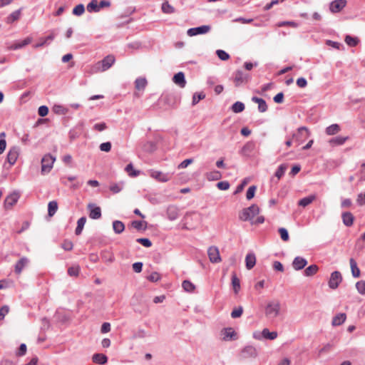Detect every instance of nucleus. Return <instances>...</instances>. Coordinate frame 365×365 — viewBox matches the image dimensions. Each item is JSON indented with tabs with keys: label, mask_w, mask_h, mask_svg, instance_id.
I'll return each mask as SVG.
<instances>
[{
	"label": "nucleus",
	"mask_w": 365,
	"mask_h": 365,
	"mask_svg": "<svg viewBox=\"0 0 365 365\" xmlns=\"http://www.w3.org/2000/svg\"><path fill=\"white\" fill-rule=\"evenodd\" d=\"M260 212L259 207L253 204L249 207L244 208L239 213V219L243 222L252 221L256 215H258Z\"/></svg>",
	"instance_id": "nucleus-1"
},
{
	"label": "nucleus",
	"mask_w": 365,
	"mask_h": 365,
	"mask_svg": "<svg viewBox=\"0 0 365 365\" xmlns=\"http://www.w3.org/2000/svg\"><path fill=\"white\" fill-rule=\"evenodd\" d=\"M281 304L278 300L269 302L264 309L265 316L269 319H274L280 314Z\"/></svg>",
	"instance_id": "nucleus-2"
},
{
	"label": "nucleus",
	"mask_w": 365,
	"mask_h": 365,
	"mask_svg": "<svg viewBox=\"0 0 365 365\" xmlns=\"http://www.w3.org/2000/svg\"><path fill=\"white\" fill-rule=\"evenodd\" d=\"M115 58L113 55H108L102 61L96 63L93 70L94 72H103L109 69L115 63Z\"/></svg>",
	"instance_id": "nucleus-3"
},
{
	"label": "nucleus",
	"mask_w": 365,
	"mask_h": 365,
	"mask_svg": "<svg viewBox=\"0 0 365 365\" xmlns=\"http://www.w3.org/2000/svg\"><path fill=\"white\" fill-rule=\"evenodd\" d=\"M277 331H269L267 328H264L262 331H256L252 334V336L255 339L262 340L263 339L274 340L277 337Z\"/></svg>",
	"instance_id": "nucleus-4"
},
{
	"label": "nucleus",
	"mask_w": 365,
	"mask_h": 365,
	"mask_svg": "<svg viewBox=\"0 0 365 365\" xmlns=\"http://www.w3.org/2000/svg\"><path fill=\"white\" fill-rule=\"evenodd\" d=\"M56 158L52 155H46L41 160V173H48L53 168Z\"/></svg>",
	"instance_id": "nucleus-5"
},
{
	"label": "nucleus",
	"mask_w": 365,
	"mask_h": 365,
	"mask_svg": "<svg viewBox=\"0 0 365 365\" xmlns=\"http://www.w3.org/2000/svg\"><path fill=\"white\" fill-rule=\"evenodd\" d=\"M250 79V76L248 73L238 70L234 73V83L235 86L238 87L242 84L247 83Z\"/></svg>",
	"instance_id": "nucleus-6"
},
{
	"label": "nucleus",
	"mask_w": 365,
	"mask_h": 365,
	"mask_svg": "<svg viewBox=\"0 0 365 365\" xmlns=\"http://www.w3.org/2000/svg\"><path fill=\"white\" fill-rule=\"evenodd\" d=\"M20 197V195L18 192L14 191L6 196L4 202V207L6 210H10L13 207L14 205L16 204L19 199Z\"/></svg>",
	"instance_id": "nucleus-7"
},
{
	"label": "nucleus",
	"mask_w": 365,
	"mask_h": 365,
	"mask_svg": "<svg viewBox=\"0 0 365 365\" xmlns=\"http://www.w3.org/2000/svg\"><path fill=\"white\" fill-rule=\"evenodd\" d=\"M258 355L257 349L251 345L245 346L240 351L241 359L256 358Z\"/></svg>",
	"instance_id": "nucleus-8"
},
{
	"label": "nucleus",
	"mask_w": 365,
	"mask_h": 365,
	"mask_svg": "<svg viewBox=\"0 0 365 365\" xmlns=\"http://www.w3.org/2000/svg\"><path fill=\"white\" fill-rule=\"evenodd\" d=\"M32 41V37L28 36L24 40L18 41L11 43H7V49L10 51L21 49L31 43Z\"/></svg>",
	"instance_id": "nucleus-9"
},
{
	"label": "nucleus",
	"mask_w": 365,
	"mask_h": 365,
	"mask_svg": "<svg viewBox=\"0 0 365 365\" xmlns=\"http://www.w3.org/2000/svg\"><path fill=\"white\" fill-rule=\"evenodd\" d=\"M310 135V133L307 127L302 126L298 128L297 133L293 135V138L299 145L304 140H306Z\"/></svg>",
	"instance_id": "nucleus-10"
},
{
	"label": "nucleus",
	"mask_w": 365,
	"mask_h": 365,
	"mask_svg": "<svg viewBox=\"0 0 365 365\" xmlns=\"http://www.w3.org/2000/svg\"><path fill=\"white\" fill-rule=\"evenodd\" d=\"M341 281H342V277H341V273L338 271H334L331 274V276H330V278H329V280L328 282L329 287L332 289H335L339 287V285L341 282Z\"/></svg>",
	"instance_id": "nucleus-11"
},
{
	"label": "nucleus",
	"mask_w": 365,
	"mask_h": 365,
	"mask_svg": "<svg viewBox=\"0 0 365 365\" xmlns=\"http://www.w3.org/2000/svg\"><path fill=\"white\" fill-rule=\"evenodd\" d=\"M207 255L212 263H219L222 261L219 249L215 246H211L208 248Z\"/></svg>",
	"instance_id": "nucleus-12"
},
{
	"label": "nucleus",
	"mask_w": 365,
	"mask_h": 365,
	"mask_svg": "<svg viewBox=\"0 0 365 365\" xmlns=\"http://www.w3.org/2000/svg\"><path fill=\"white\" fill-rule=\"evenodd\" d=\"M150 175L151 178L155 179L156 180L162 182H168L171 178V175L169 173H164L163 172L158 170H151L150 171Z\"/></svg>",
	"instance_id": "nucleus-13"
},
{
	"label": "nucleus",
	"mask_w": 365,
	"mask_h": 365,
	"mask_svg": "<svg viewBox=\"0 0 365 365\" xmlns=\"http://www.w3.org/2000/svg\"><path fill=\"white\" fill-rule=\"evenodd\" d=\"M210 26L207 25H203L198 27L189 29L187 31V34L190 36H196L198 34H207L210 31Z\"/></svg>",
	"instance_id": "nucleus-14"
},
{
	"label": "nucleus",
	"mask_w": 365,
	"mask_h": 365,
	"mask_svg": "<svg viewBox=\"0 0 365 365\" xmlns=\"http://www.w3.org/2000/svg\"><path fill=\"white\" fill-rule=\"evenodd\" d=\"M221 335L224 341H232L237 339V333L232 327L224 328L221 331Z\"/></svg>",
	"instance_id": "nucleus-15"
},
{
	"label": "nucleus",
	"mask_w": 365,
	"mask_h": 365,
	"mask_svg": "<svg viewBox=\"0 0 365 365\" xmlns=\"http://www.w3.org/2000/svg\"><path fill=\"white\" fill-rule=\"evenodd\" d=\"M88 209L89 210V217L93 220H98L101 217V207L96 206L93 203H89L88 205Z\"/></svg>",
	"instance_id": "nucleus-16"
},
{
	"label": "nucleus",
	"mask_w": 365,
	"mask_h": 365,
	"mask_svg": "<svg viewBox=\"0 0 365 365\" xmlns=\"http://www.w3.org/2000/svg\"><path fill=\"white\" fill-rule=\"evenodd\" d=\"M346 4V0H334L330 4V10L333 13L339 12Z\"/></svg>",
	"instance_id": "nucleus-17"
},
{
	"label": "nucleus",
	"mask_w": 365,
	"mask_h": 365,
	"mask_svg": "<svg viewBox=\"0 0 365 365\" xmlns=\"http://www.w3.org/2000/svg\"><path fill=\"white\" fill-rule=\"evenodd\" d=\"M307 261L302 257H296L292 262V267L295 270H301L306 267Z\"/></svg>",
	"instance_id": "nucleus-18"
},
{
	"label": "nucleus",
	"mask_w": 365,
	"mask_h": 365,
	"mask_svg": "<svg viewBox=\"0 0 365 365\" xmlns=\"http://www.w3.org/2000/svg\"><path fill=\"white\" fill-rule=\"evenodd\" d=\"M173 81L176 85L179 86L180 88H184L186 85L185 75L182 72H178V73L175 74Z\"/></svg>",
	"instance_id": "nucleus-19"
},
{
	"label": "nucleus",
	"mask_w": 365,
	"mask_h": 365,
	"mask_svg": "<svg viewBox=\"0 0 365 365\" xmlns=\"http://www.w3.org/2000/svg\"><path fill=\"white\" fill-rule=\"evenodd\" d=\"M342 221L346 227H351L354 220V215L350 212H344L341 214Z\"/></svg>",
	"instance_id": "nucleus-20"
},
{
	"label": "nucleus",
	"mask_w": 365,
	"mask_h": 365,
	"mask_svg": "<svg viewBox=\"0 0 365 365\" xmlns=\"http://www.w3.org/2000/svg\"><path fill=\"white\" fill-rule=\"evenodd\" d=\"M256 264V256L253 252L248 253L245 257V264L247 269H252Z\"/></svg>",
	"instance_id": "nucleus-21"
},
{
	"label": "nucleus",
	"mask_w": 365,
	"mask_h": 365,
	"mask_svg": "<svg viewBox=\"0 0 365 365\" xmlns=\"http://www.w3.org/2000/svg\"><path fill=\"white\" fill-rule=\"evenodd\" d=\"M19 156V150L16 148H12L9 150L7 155V160L11 165H14Z\"/></svg>",
	"instance_id": "nucleus-22"
},
{
	"label": "nucleus",
	"mask_w": 365,
	"mask_h": 365,
	"mask_svg": "<svg viewBox=\"0 0 365 365\" xmlns=\"http://www.w3.org/2000/svg\"><path fill=\"white\" fill-rule=\"evenodd\" d=\"M21 14V9H18L16 11H14L12 12L10 15H9L6 19L5 21L8 24H11L14 22L18 21L20 19Z\"/></svg>",
	"instance_id": "nucleus-23"
},
{
	"label": "nucleus",
	"mask_w": 365,
	"mask_h": 365,
	"mask_svg": "<svg viewBox=\"0 0 365 365\" xmlns=\"http://www.w3.org/2000/svg\"><path fill=\"white\" fill-rule=\"evenodd\" d=\"M252 101L258 104V110L259 112L264 113L267 110V106L265 101L258 97H252Z\"/></svg>",
	"instance_id": "nucleus-24"
},
{
	"label": "nucleus",
	"mask_w": 365,
	"mask_h": 365,
	"mask_svg": "<svg viewBox=\"0 0 365 365\" xmlns=\"http://www.w3.org/2000/svg\"><path fill=\"white\" fill-rule=\"evenodd\" d=\"M349 137H342V136H336L333 138L329 140V143L331 146L341 145H343L347 140Z\"/></svg>",
	"instance_id": "nucleus-25"
},
{
	"label": "nucleus",
	"mask_w": 365,
	"mask_h": 365,
	"mask_svg": "<svg viewBox=\"0 0 365 365\" xmlns=\"http://www.w3.org/2000/svg\"><path fill=\"white\" fill-rule=\"evenodd\" d=\"M29 262V259L26 257H22L19 260L15 265V272L17 274H20L23 269L26 266Z\"/></svg>",
	"instance_id": "nucleus-26"
},
{
	"label": "nucleus",
	"mask_w": 365,
	"mask_h": 365,
	"mask_svg": "<svg viewBox=\"0 0 365 365\" xmlns=\"http://www.w3.org/2000/svg\"><path fill=\"white\" fill-rule=\"evenodd\" d=\"M346 319V316L344 313H339L333 318L331 324L333 326H339L345 322Z\"/></svg>",
	"instance_id": "nucleus-27"
},
{
	"label": "nucleus",
	"mask_w": 365,
	"mask_h": 365,
	"mask_svg": "<svg viewBox=\"0 0 365 365\" xmlns=\"http://www.w3.org/2000/svg\"><path fill=\"white\" fill-rule=\"evenodd\" d=\"M93 361L98 364H105L108 361V358L103 354H95L93 356Z\"/></svg>",
	"instance_id": "nucleus-28"
},
{
	"label": "nucleus",
	"mask_w": 365,
	"mask_h": 365,
	"mask_svg": "<svg viewBox=\"0 0 365 365\" xmlns=\"http://www.w3.org/2000/svg\"><path fill=\"white\" fill-rule=\"evenodd\" d=\"M315 199H316V196L314 195H309L307 197H305L301 199L299 201L298 205L299 206L305 207L306 206L311 204L314 200H315Z\"/></svg>",
	"instance_id": "nucleus-29"
},
{
	"label": "nucleus",
	"mask_w": 365,
	"mask_h": 365,
	"mask_svg": "<svg viewBox=\"0 0 365 365\" xmlns=\"http://www.w3.org/2000/svg\"><path fill=\"white\" fill-rule=\"evenodd\" d=\"M161 10L166 14H171L175 12V8L167 1L162 4Z\"/></svg>",
	"instance_id": "nucleus-30"
},
{
	"label": "nucleus",
	"mask_w": 365,
	"mask_h": 365,
	"mask_svg": "<svg viewBox=\"0 0 365 365\" xmlns=\"http://www.w3.org/2000/svg\"><path fill=\"white\" fill-rule=\"evenodd\" d=\"M86 222V217H82L78 219V220L77 222V227L75 230V233L76 235H79L81 234Z\"/></svg>",
	"instance_id": "nucleus-31"
},
{
	"label": "nucleus",
	"mask_w": 365,
	"mask_h": 365,
	"mask_svg": "<svg viewBox=\"0 0 365 365\" xmlns=\"http://www.w3.org/2000/svg\"><path fill=\"white\" fill-rule=\"evenodd\" d=\"M123 187L124 182L121 181L117 183H112L110 185L109 189L113 194H117L120 192L123 189Z\"/></svg>",
	"instance_id": "nucleus-32"
},
{
	"label": "nucleus",
	"mask_w": 365,
	"mask_h": 365,
	"mask_svg": "<svg viewBox=\"0 0 365 365\" xmlns=\"http://www.w3.org/2000/svg\"><path fill=\"white\" fill-rule=\"evenodd\" d=\"M350 267L351 269V274L354 277H359L360 276V270L357 267V264L354 259H350Z\"/></svg>",
	"instance_id": "nucleus-33"
},
{
	"label": "nucleus",
	"mask_w": 365,
	"mask_h": 365,
	"mask_svg": "<svg viewBox=\"0 0 365 365\" xmlns=\"http://www.w3.org/2000/svg\"><path fill=\"white\" fill-rule=\"evenodd\" d=\"M113 229L116 234H120L125 230V225L121 221L115 220L113 222Z\"/></svg>",
	"instance_id": "nucleus-34"
},
{
	"label": "nucleus",
	"mask_w": 365,
	"mask_h": 365,
	"mask_svg": "<svg viewBox=\"0 0 365 365\" xmlns=\"http://www.w3.org/2000/svg\"><path fill=\"white\" fill-rule=\"evenodd\" d=\"M58 210V203L56 201H51L48 205V215L52 217L55 215Z\"/></svg>",
	"instance_id": "nucleus-35"
},
{
	"label": "nucleus",
	"mask_w": 365,
	"mask_h": 365,
	"mask_svg": "<svg viewBox=\"0 0 365 365\" xmlns=\"http://www.w3.org/2000/svg\"><path fill=\"white\" fill-rule=\"evenodd\" d=\"M147 86V80L145 78H138L135 81V86L137 90H144Z\"/></svg>",
	"instance_id": "nucleus-36"
},
{
	"label": "nucleus",
	"mask_w": 365,
	"mask_h": 365,
	"mask_svg": "<svg viewBox=\"0 0 365 365\" xmlns=\"http://www.w3.org/2000/svg\"><path fill=\"white\" fill-rule=\"evenodd\" d=\"M318 269L319 268L316 264H312L304 269V273L306 277H311L314 275Z\"/></svg>",
	"instance_id": "nucleus-37"
},
{
	"label": "nucleus",
	"mask_w": 365,
	"mask_h": 365,
	"mask_svg": "<svg viewBox=\"0 0 365 365\" xmlns=\"http://www.w3.org/2000/svg\"><path fill=\"white\" fill-rule=\"evenodd\" d=\"M340 130V127L338 124H332L326 128V133L329 135H332L338 133Z\"/></svg>",
	"instance_id": "nucleus-38"
},
{
	"label": "nucleus",
	"mask_w": 365,
	"mask_h": 365,
	"mask_svg": "<svg viewBox=\"0 0 365 365\" xmlns=\"http://www.w3.org/2000/svg\"><path fill=\"white\" fill-rule=\"evenodd\" d=\"M125 170L128 173V175L132 178L137 177L138 175H140V171L135 170L132 163H129L128 165H127L125 168Z\"/></svg>",
	"instance_id": "nucleus-39"
},
{
	"label": "nucleus",
	"mask_w": 365,
	"mask_h": 365,
	"mask_svg": "<svg viewBox=\"0 0 365 365\" xmlns=\"http://www.w3.org/2000/svg\"><path fill=\"white\" fill-rule=\"evenodd\" d=\"M87 10L89 12H98L100 11V6H98L97 0H92L87 5Z\"/></svg>",
	"instance_id": "nucleus-40"
},
{
	"label": "nucleus",
	"mask_w": 365,
	"mask_h": 365,
	"mask_svg": "<svg viewBox=\"0 0 365 365\" xmlns=\"http://www.w3.org/2000/svg\"><path fill=\"white\" fill-rule=\"evenodd\" d=\"M182 287L187 292H192L195 289V286L189 280H184Z\"/></svg>",
	"instance_id": "nucleus-41"
},
{
	"label": "nucleus",
	"mask_w": 365,
	"mask_h": 365,
	"mask_svg": "<svg viewBox=\"0 0 365 365\" xmlns=\"http://www.w3.org/2000/svg\"><path fill=\"white\" fill-rule=\"evenodd\" d=\"M232 284L234 292L237 294L240 289V282L235 274L232 276Z\"/></svg>",
	"instance_id": "nucleus-42"
},
{
	"label": "nucleus",
	"mask_w": 365,
	"mask_h": 365,
	"mask_svg": "<svg viewBox=\"0 0 365 365\" xmlns=\"http://www.w3.org/2000/svg\"><path fill=\"white\" fill-rule=\"evenodd\" d=\"M244 109H245L244 103H242V102H240V101L235 102L232 106V110L235 113H240V112L243 111Z\"/></svg>",
	"instance_id": "nucleus-43"
},
{
	"label": "nucleus",
	"mask_w": 365,
	"mask_h": 365,
	"mask_svg": "<svg viewBox=\"0 0 365 365\" xmlns=\"http://www.w3.org/2000/svg\"><path fill=\"white\" fill-rule=\"evenodd\" d=\"M345 42L349 46H356L359 42V40L356 37H352L351 36L347 35L345 37Z\"/></svg>",
	"instance_id": "nucleus-44"
},
{
	"label": "nucleus",
	"mask_w": 365,
	"mask_h": 365,
	"mask_svg": "<svg viewBox=\"0 0 365 365\" xmlns=\"http://www.w3.org/2000/svg\"><path fill=\"white\" fill-rule=\"evenodd\" d=\"M168 216L170 220H174L178 217L177 208L175 207H169L168 209Z\"/></svg>",
	"instance_id": "nucleus-45"
},
{
	"label": "nucleus",
	"mask_w": 365,
	"mask_h": 365,
	"mask_svg": "<svg viewBox=\"0 0 365 365\" xmlns=\"http://www.w3.org/2000/svg\"><path fill=\"white\" fill-rule=\"evenodd\" d=\"M205 98V94L203 92L195 93L192 96V104L193 106L196 105L200 100H202Z\"/></svg>",
	"instance_id": "nucleus-46"
},
{
	"label": "nucleus",
	"mask_w": 365,
	"mask_h": 365,
	"mask_svg": "<svg viewBox=\"0 0 365 365\" xmlns=\"http://www.w3.org/2000/svg\"><path fill=\"white\" fill-rule=\"evenodd\" d=\"M131 225L133 227L138 230H144L146 227V222L144 221L135 220L132 222Z\"/></svg>",
	"instance_id": "nucleus-47"
},
{
	"label": "nucleus",
	"mask_w": 365,
	"mask_h": 365,
	"mask_svg": "<svg viewBox=\"0 0 365 365\" xmlns=\"http://www.w3.org/2000/svg\"><path fill=\"white\" fill-rule=\"evenodd\" d=\"M80 272V267L78 265L72 266L68 268V274L71 277H77Z\"/></svg>",
	"instance_id": "nucleus-48"
},
{
	"label": "nucleus",
	"mask_w": 365,
	"mask_h": 365,
	"mask_svg": "<svg viewBox=\"0 0 365 365\" xmlns=\"http://www.w3.org/2000/svg\"><path fill=\"white\" fill-rule=\"evenodd\" d=\"M286 170H287L286 165H284V164L280 165L275 173V176L278 179H280L284 175Z\"/></svg>",
	"instance_id": "nucleus-49"
},
{
	"label": "nucleus",
	"mask_w": 365,
	"mask_h": 365,
	"mask_svg": "<svg viewBox=\"0 0 365 365\" xmlns=\"http://www.w3.org/2000/svg\"><path fill=\"white\" fill-rule=\"evenodd\" d=\"M256 190H257V187L255 185H252L248 188L247 193H246V198L248 200H250L254 197Z\"/></svg>",
	"instance_id": "nucleus-50"
},
{
	"label": "nucleus",
	"mask_w": 365,
	"mask_h": 365,
	"mask_svg": "<svg viewBox=\"0 0 365 365\" xmlns=\"http://www.w3.org/2000/svg\"><path fill=\"white\" fill-rule=\"evenodd\" d=\"M85 11V8L83 4H78L73 9V14L76 16H81Z\"/></svg>",
	"instance_id": "nucleus-51"
},
{
	"label": "nucleus",
	"mask_w": 365,
	"mask_h": 365,
	"mask_svg": "<svg viewBox=\"0 0 365 365\" xmlns=\"http://www.w3.org/2000/svg\"><path fill=\"white\" fill-rule=\"evenodd\" d=\"M242 307H238L237 308H235L232 310V312H231V317L233 319L239 318L242 316Z\"/></svg>",
	"instance_id": "nucleus-52"
},
{
	"label": "nucleus",
	"mask_w": 365,
	"mask_h": 365,
	"mask_svg": "<svg viewBox=\"0 0 365 365\" xmlns=\"http://www.w3.org/2000/svg\"><path fill=\"white\" fill-rule=\"evenodd\" d=\"M216 53L218 58L222 61H226L230 58V55L223 50H217Z\"/></svg>",
	"instance_id": "nucleus-53"
},
{
	"label": "nucleus",
	"mask_w": 365,
	"mask_h": 365,
	"mask_svg": "<svg viewBox=\"0 0 365 365\" xmlns=\"http://www.w3.org/2000/svg\"><path fill=\"white\" fill-rule=\"evenodd\" d=\"M279 233L280 235L281 239L283 241L287 242L289 240V234H288L287 229H285L284 227L279 228Z\"/></svg>",
	"instance_id": "nucleus-54"
},
{
	"label": "nucleus",
	"mask_w": 365,
	"mask_h": 365,
	"mask_svg": "<svg viewBox=\"0 0 365 365\" xmlns=\"http://www.w3.org/2000/svg\"><path fill=\"white\" fill-rule=\"evenodd\" d=\"M356 288L358 292L361 294H365V281H359L356 284Z\"/></svg>",
	"instance_id": "nucleus-55"
},
{
	"label": "nucleus",
	"mask_w": 365,
	"mask_h": 365,
	"mask_svg": "<svg viewBox=\"0 0 365 365\" xmlns=\"http://www.w3.org/2000/svg\"><path fill=\"white\" fill-rule=\"evenodd\" d=\"M136 241L145 247H150L152 246L151 241L148 238H138Z\"/></svg>",
	"instance_id": "nucleus-56"
},
{
	"label": "nucleus",
	"mask_w": 365,
	"mask_h": 365,
	"mask_svg": "<svg viewBox=\"0 0 365 365\" xmlns=\"http://www.w3.org/2000/svg\"><path fill=\"white\" fill-rule=\"evenodd\" d=\"M217 187L221 190H227L230 188V183L227 181H221L217 183Z\"/></svg>",
	"instance_id": "nucleus-57"
},
{
	"label": "nucleus",
	"mask_w": 365,
	"mask_h": 365,
	"mask_svg": "<svg viewBox=\"0 0 365 365\" xmlns=\"http://www.w3.org/2000/svg\"><path fill=\"white\" fill-rule=\"evenodd\" d=\"M53 110L57 114H66V109L60 105H55L53 108Z\"/></svg>",
	"instance_id": "nucleus-58"
},
{
	"label": "nucleus",
	"mask_w": 365,
	"mask_h": 365,
	"mask_svg": "<svg viewBox=\"0 0 365 365\" xmlns=\"http://www.w3.org/2000/svg\"><path fill=\"white\" fill-rule=\"evenodd\" d=\"M9 307L7 305L3 306L0 309V321L3 320L4 317L9 313Z\"/></svg>",
	"instance_id": "nucleus-59"
},
{
	"label": "nucleus",
	"mask_w": 365,
	"mask_h": 365,
	"mask_svg": "<svg viewBox=\"0 0 365 365\" xmlns=\"http://www.w3.org/2000/svg\"><path fill=\"white\" fill-rule=\"evenodd\" d=\"M61 247L64 250L70 251L73 249V245L71 241L64 240Z\"/></svg>",
	"instance_id": "nucleus-60"
},
{
	"label": "nucleus",
	"mask_w": 365,
	"mask_h": 365,
	"mask_svg": "<svg viewBox=\"0 0 365 365\" xmlns=\"http://www.w3.org/2000/svg\"><path fill=\"white\" fill-rule=\"evenodd\" d=\"M100 150L103 152H109L111 150V143L110 142L101 143L100 145Z\"/></svg>",
	"instance_id": "nucleus-61"
},
{
	"label": "nucleus",
	"mask_w": 365,
	"mask_h": 365,
	"mask_svg": "<svg viewBox=\"0 0 365 365\" xmlns=\"http://www.w3.org/2000/svg\"><path fill=\"white\" fill-rule=\"evenodd\" d=\"M38 113L40 116L44 117L48 113V108L46 106H41L38 108Z\"/></svg>",
	"instance_id": "nucleus-62"
},
{
	"label": "nucleus",
	"mask_w": 365,
	"mask_h": 365,
	"mask_svg": "<svg viewBox=\"0 0 365 365\" xmlns=\"http://www.w3.org/2000/svg\"><path fill=\"white\" fill-rule=\"evenodd\" d=\"M352 205V201L349 198L342 199L341 202V208H349Z\"/></svg>",
	"instance_id": "nucleus-63"
},
{
	"label": "nucleus",
	"mask_w": 365,
	"mask_h": 365,
	"mask_svg": "<svg viewBox=\"0 0 365 365\" xmlns=\"http://www.w3.org/2000/svg\"><path fill=\"white\" fill-rule=\"evenodd\" d=\"M160 279V276L158 272H153L148 277V279L150 282H158Z\"/></svg>",
	"instance_id": "nucleus-64"
}]
</instances>
